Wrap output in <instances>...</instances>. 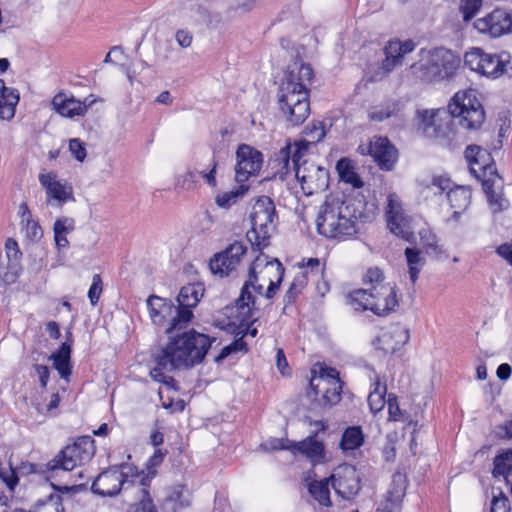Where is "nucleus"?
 Listing matches in <instances>:
<instances>
[{
    "label": "nucleus",
    "mask_w": 512,
    "mask_h": 512,
    "mask_svg": "<svg viewBox=\"0 0 512 512\" xmlns=\"http://www.w3.org/2000/svg\"><path fill=\"white\" fill-rule=\"evenodd\" d=\"M383 279H384V276H383L382 271L379 268L374 267V268H370L367 270L365 277H364V282L366 284H368V283L372 284V286L380 285V284H384Z\"/></svg>",
    "instance_id": "0e129e2a"
},
{
    "label": "nucleus",
    "mask_w": 512,
    "mask_h": 512,
    "mask_svg": "<svg viewBox=\"0 0 512 512\" xmlns=\"http://www.w3.org/2000/svg\"><path fill=\"white\" fill-rule=\"evenodd\" d=\"M313 70L308 64H294L289 68L278 91V102L287 122L293 126L302 124L310 114L308 85Z\"/></svg>",
    "instance_id": "7ed1b4c3"
},
{
    "label": "nucleus",
    "mask_w": 512,
    "mask_h": 512,
    "mask_svg": "<svg viewBox=\"0 0 512 512\" xmlns=\"http://www.w3.org/2000/svg\"><path fill=\"white\" fill-rule=\"evenodd\" d=\"M262 164L263 155L259 150L241 144L236 151L235 181L245 184L251 177L259 174Z\"/></svg>",
    "instance_id": "dca6fc26"
},
{
    "label": "nucleus",
    "mask_w": 512,
    "mask_h": 512,
    "mask_svg": "<svg viewBox=\"0 0 512 512\" xmlns=\"http://www.w3.org/2000/svg\"><path fill=\"white\" fill-rule=\"evenodd\" d=\"M358 151L370 155L382 170L389 171L397 160V150L386 137L374 136L368 144H361Z\"/></svg>",
    "instance_id": "6ab92c4d"
},
{
    "label": "nucleus",
    "mask_w": 512,
    "mask_h": 512,
    "mask_svg": "<svg viewBox=\"0 0 512 512\" xmlns=\"http://www.w3.org/2000/svg\"><path fill=\"white\" fill-rule=\"evenodd\" d=\"M54 490L60 492L61 494H76L80 491L86 489L87 483L86 482H77V480L71 482L70 485H54L52 484Z\"/></svg>",
    "instance_id": "5fc2aeb1"
},
{
    "label": "nucleus",
    "mask_w": 512,
    "mask_h": 512,
    "mask_svg": "<svg viewBox=\"0 0 512 512\" xmlns=\"http://www.w3.org/2000/svg\"><path fill=\"white\" fill-rule=\"evenodd\" d=\"M94 102L93 95L81 101L72 95L68 96L60 92L53 97L52 107L61 116L73 118L75 116H83Z\"/></svg>",
    "instance_id": "b1692460"
},
{
    "label": "nucleus",
    "mask_w": 512,
    "mask_h": 512,
    "mask_svg": "<svg viewBox=\"0 0 512 512\" xmlns=\"http://www.w3.org/2000/svg\"><path fill=\"white\" fill-rule=\"evenodd\" d=\"M475 28L492 37H499L505 33L512 32V15L503 10L496 9L474 23Z\"/></svg>",
    "instance_id": "412c9836"
},
{
    "label": "nucleus",
    "mask_w": 512,
    "mask_h": 512,
    "mask_svg": "<svg viewBox=\"0 0 512 512\" xmlns=\"http://www.w3.org/2000/svg\"><path fill=\"white\" fill-rule=\"evenodd\" d=\"M442 114H446V111L441 109L418 110L416 113L418 130L428 138L437 135L436 128L439 122H442Z\"/></svg>",
    "instance_id": "7c9ffc66"
},
{
    "label": "nucleus",
    "mask_w": 512,
    "mask_h": 512,
    "mask_svg": "<svg viewBox=\"0 0 512 512\" xmlns=\"http://www.w3.org/2000/svg\"><path fill=\"white\" fill-rule=\"evenodd\" d=\"M244 346H245V343L243 341H240V340L234 341L232 344L224 347L221 350L220 354L216 357L215 360L217 362H220L223 359H225L227 356H229L232 352L239 351V350L243 349Z\"/></svg>",
    "instance_id": "69168bd1"
},
{
    "label": "nucleus",
    "mask_w": 512,
    "mask_h": 512,
    "mask_svg": "<svg viewBox=\"0 0 512 512\" xmlns=\"http://www.w3.org/2000/svg\"><path fill=\"white\" fill-rule=\"evenodd\" d=\"M406 493V478L401 473H395L392 476V481L387 490V495L394 498L395 503L397 501H403Z\"/></svg>",
    "instance_id": "de8ad7c7"
},
{
    "label": "nucleus",
    "mask_w": 512,
    "mask_h": 512,
    "mask_svg": "<svg viewBox=\"0 0 512 512\" xmlns=\"http://www.w3.org/2000/svg\"><path fill=\"white\" fill-rule=\"evenodd\" d=\"M69 150L71 151L75 159H77L80 162H83L86 158V148L84 146V143L77 138L70 140Z\"/></svg>",
    "instance_id": "bf43d9fd"
},
{
    "label": "nucleus",
    "mask_w": 512,
    "mask_h": 512,
    "mask_svg": "<svg viewBox=\"0 0 512 512\" xmlns=\"http://www.w3.org/2000/svg\"><path fill=\"white\" fill-rule=\"evenodd\" d=\"M284 276V267L277 258L259 253L249 267L248 279L244 282L235 302L238 320L249 323L254 320L259 296L272 299L278 291Z\"/></svg>",
    "instance_id": "f03ea898"
},
{
    "label": "nucleus",
    "mask_w": 512,
    "mask_h": 512,
    "mask_svg": "<svg viewBox=\"0 0 512 512\" xmlns=\"http://www.w3.org/2000/svg\"><path fill=\"white\" fill-rule=\"evenodd\" d=\"M71 346L72 341L67 340L61 344L56 352L48 356V359L53 362V367L57 370L59 376L66 381H69V377L72 374Z\"/></svg>",
    "instance_id": "c756f323"
},
{
    "label": "nucleus",
    "mask_w": 512,
    "mask_h": 512,
    "mask_svg": "<svg viewBox=\"0 0 512 512\" xmlns=\"http://www.w3.org/2000/svg\"><path fill=\"white\" fill-rule=\"evenodd\" d=\"M132 491L140 496V500L138 503L132 505L128 512H157L150 494L146 489L145 479H142L140 483L133 484Z\"/></svg>",
    "instance_id": "e433bc0d"
},
{
    "label": "nucleus",
    "mask_w": 512,
    "mask_h": 512,
    "mask_svg": "<svg viewBox=\"0 0 512 512\" xmlns=\"http://www.w3.org/2000/svg\"><path fill=\"white\" fill-rule=\"evenodd\" d=\"M329 479L314 481L308 485V491L311 496L322 506H331L330 491L328 487Z\"/></svg>",
    "instance_id": "79ce46f5"
},
{
    "label": "nucleus",
    "mask_w": 512,
    "mask_h": 512,
    "mask_svg": "<svg viewBox=\"0 0 512 512\" xmlns=\"http://www.w3.org/2000/svg\"><path fill=\"white\" fill-rule=\"evenodd\" d=\"M401 505L402 501L395 503L394 498L386 494L384 500L380 502L377 512H399Z\"/></svg>",
    "instance_id": "13d9d810"
},
{
    "label": "nucleus",
    "mask_w": 512,
    "mask_h": 512,
    "mask_svg": "<svg viewBox=\"0 0 512 512\" xmlns=\"http://www.w3.org/2000/svg\"><path fill=\"white\" fill-rule=\"evenodd\" d=\"M211 344L212 340L209 336L194 329L169 337L165 346L157 349L153 354L156 366L151 369L150 376L155 381L172 386L174 379L165 372L187 369L200 364Z\"/></svg>",
    "instance_id": "f257e3e1"
},
{
    "label": "nucleus",
    "mask_w": 512,
    "mask_h": 512,
    "mask_svg": "<svg viewBox=\"0 0 512 512\" xmlns=\"http://www.w3.org/2000/svg\"><path fill=\"white\" fill-rule=\"evenodd\" d=\"M33 368H34L35 374L38 376L41 387L46 388L48 381H49V377H50L49 367L46 365L35 364L33 366Z\"/></svg>",
    "instance_id": "338daca9"
},
{
    "label": "nucleus",
    "mask_w": 512,
    "mask_h": 512,
    "mask_svg": "<svg viewBox=\"0 0 512 512\" xmlns=\"http://www.w3.org/2000/svg\"><path fill=\"white\" fill-rule=\"evenodd\" d=\"M22 253L18 243L12 239H7L5 243V257L0 255V279L5 284L14 283L21 271Z\"/></svg>",
    "instance_id": "4be33fe9"
},
{
    "label": "nucleus",
    "mask_w": 512,
    "mask_h": 512,
    "mask_svg": "<svg viewBox=\"0 0 512 512\" xmlns=\"http://www.w3.org/2000/svg\"><path fill=\"white\" fill-rule=\"evenodd\" d=\"M95 453L94 440L90 436L79 437L67 445L46 464L45 473L49 479L68 472L89 462Z\"/></svg>",
    "instance_id": "1a4fd4ad"
},
{
    "label": "nucleus",
    "mask_w": 512,
    "mask_h": 512,
    "mask_svg": "<svg viewBox=\"0 0 512 512\" xmlns=\"http://www.w3.org/2000/svg\"><path fill=\"white\" fill-rule=\"evenodd\" d=\"M173 512H180L191 504V493L183 485L174 486L166 498Z\"/></svg>",
    "instance_id": "c9c22d12"
},
{
    "label": "nucleus",
    "mask_w": 512,
    "mask_h": 512,
    "mask_svg": "<svg viewBox=\"0 0 512 512\" xmlns=\"http://www.w3.org/2000/svg\"><path fill=\"white\" fill-rule=\"evenodd\" d=\"M464 64L480 75L498 78L506 72L510 64V55L507 52L487 53L481 48L474 47L465 53Z\"/></svg>",
    "instance_id": "f8f14e48"
},
{
    "label": "nucleus",
    "mask_w": 512,
    "mask_h": 512,
    "mask_svg": "<svg viewBox=\"0 0 512 512\" xmlns=\"http://www.w3.org/2000/svg\"><path fill=\"white\" fill-rule=\"evenodd\" d=\"M415 49V44L411 40L401 42L399 40L389 41L384 48L385 59L382 68L386 72L392 71L396 66L402 64L404 56Z\"/></svg>",
    "instance_id": "a878e982"
},
{
    "label": "nucleus",
    "mask_w": 512,
    "mask_h": 512,
    "mask_svg": "<svg viewBox=\"0 0 512 512\" xmlns=\"http://www.w3.org/2000/svg\"><path fill=\"white\" fill-rule=\"evenodd\" d=\"M248 190V185L240 184L239 187L237 188L217 195L215 198V202L219 207L228 209L232 205L236 204L239 201V199H241L246 194Z\"/></svg>",
    "instance_id": "a19ab883"
},
{
    "label": "nucleus",
    "mask_w": 512,
    "mask_h": 512,
    "mask_svg": "<svg viewBox=\"0 0 512 512\" xmlns=\"http://www.w3.org/2000/svg\"><path fill=\"white\" fill-rule=\"evenodd\" d=\"M292 452H299L305 456L312 465L322 463L325 457L324 445L321 441L315 439V435H309L300 442H291Z\"/></svg>",
    "instance_id": "cd10ccee"
},
{
    "label": "nucleus",
    "mask_w": 512,
    "mask_h": 512,
    "mask_svg": "<svg viewBox=\"0 0 512 512\" xmlns=\"http://www.w3.org/2000/svg\"><path fill=\"white\" fill-rule=\"evenodd\" d=\"M126 483L135 484L133 481H126L124 474L116 468L109 469L98 475L93 481L91 490L101 496H115Z\"/></svg>",
    "instance_id": "5701e85b"
},
{
    "label": "nucleus",
    "mask_w": 512,
    "mask_h": 512,
    "mask_svg": "<svg viewBox=\"0 0 512 512\" xmlns=\"http://www.w3.org/2000/svg\"><path fill=\"white\" fill-rule=\"evenodd\" d=\"M295 144H287L276 152L270 160L271 168L274 170V177L284 180L289 173L291 166L293 167V154Z\"/></svg>",
    "instance_id": "2f4dec72"
},
{
    "label": "nucleus",
    "mask_w": 512,
    "mask_h": 512,
    "mask_svg": "<svg viewBox=\"0 0 512 512\" xmlns=\"http://www.w3.org/2000/svg\"><path fill=\"white\" fill-rule=\"evenodd\" d=\"M389 420L400 421L402 420V411L399 407L397 398L390 394L387 400Z\"/></svg>",
    "instance_id": "4d7b16f0"
},
{
    "label": "nucleus",
    "mask_w": 512,
    "mask_h": 512,
    "mask_svg": "<svg viewBox=\"0 0 512 512\" xmlns=\"http://www.w3.org/2000/svg\"><path fill=\"white\" fill-rule=\"evenodd\" d=\"M342 382L335 368H323L318 376L310 380L309 396L323 407H331L341 400Z\"/></svg>",
    "instance_id": "ddd939ff"
},
{
    "label": "nucleus",
    "mask_w": 512,
    "mask_h": 512,
    "mask_svg": "<svg viewBox=\"0 0 512 512\" xmlns=\"http://www.w3.org/2000/svg\"><path fill=\"white\" fill-rule=\"evenodd\" d=\"M19 102V93L16 89L7 87L0 79V119L10 120L15 115V107Z\"/></svg>",
    "instance_id": "473e14b6"
},
{
    "label": "nucleus",
    "mask_w": 512,
    "mask_h": 512,
    "mask_svg": "<svg viewBox=\"0 0 512 512\" xmlns=\"http://www.w3.org/2000/svg\"><path fill=\"white\" fill-rule=\"evenodd\" d=\"M25 226L26 236L30 239H40L42 237V229L37 221L33 218L27 220L23 224Z\"/></svg>",
    "instance_id": "052dcab7"
},
{
    "label": "nucleus",
    "mask_w": 512,
    "mask_h": 512,
    "mask_svg": "<svg viewBox=\"0 0 512 512\" xmlns=\"http://www.w3.org/2000/svg\"><path fill=\"white\" fill-rule=\"evenodd\" d=\"M461 63L460 57L451 50L439 47L421 49L419 59L412 64L413 75L425 83H438L452 78Z\"/></svg>",
    "instance_id": "423d86ee"
},
{
    "label": "nucleus",
    "mask_w": 512,
    "mask_h": 512,
    "mask_svg": "<svg viewBox=\"0 0 512 512\" xmlns=\"http://www.w3.org/2000/svg\"><path fill=\"white\" fill-rule=\"evenodd\" d=\"M276 211L273 201L267 196L259 197L250 214L251 229L247 239L252 247L261 250L268 246L271 233L275 229Z\"/></svg>",
    "instance_id": "9d476101"
},
{
    "label": "nucleus",
    "mask_w": 512,
    "mask_h": 512,
    "mask_svg": "<svg viewBox=\"0 0 512 512\" xmlns=\"http://www.w3.org/2000/svg\"><path fill=\"white\" fill-rule=\"evenodd\" d=\"M386 219L387 226L393 234L405 240H409L413 235L410 219L405 215L401 201L395 193L387 196Z\"/></svg>",
    "instance_id": "aec40b11"
},
{
    "label": "nucleus",
    "mask_w": 512,
    "mask_h": 512,
    "mask_svg": "<svg viewBox=\"0 0 512 512\" xmlns=\"http://www.w3.org/2000/svg\"><path fill=\"white\" fill-rule=\"evenodd\" d=\"M490 512H510L508 498L502 493L499 497L494 496L491 502Z\"/></svg>",
    "instance_id": "e2e57ef3"
},
{
    "label": "nucleus",
    "mask_w": 512,
    "mask_h": 512,
    "mask_svg": "<svg viewBox=\"0 0 512 512\" xmlns=\"http://www.w3.org/2000/svg\"><path fill=\"white\" fill-rule=\"evenodd\" d=\"M95 453L94 440L90 436L79 437L67 445L46 464L45 473L49 479L68 472L89 462Z\"/></svg>",
    "instance_id": "6e6552de"
},
{
    "label": "nucleus",
    "mask_w": 512,
    "mask_h": 512,
    "mask_svg": "<svg viewBox=\"0 0 512 512\" xmlns=\"http://www.w3.org/2000/svg\"><path fill=\"white\" fill-rule=\"evenodd\" d=\"M103 290L102 278L99 274H95L92 278V284L88 291V298L91 305L95 306L101 296Z\"/></svg>",
    "instance_id": "8fccbe9b"
},
{
    "label": "nucleus",
    "mask_w": 512,
    "mask_h": 512,
    "mask_svg": "<svg viewBox=\"0 0 512 512\" xmlns=\"http://www.w3.org/2000/svg\"><path fill=\"white\" fill-rule=\"evenodd\" d=\"M335 492L344 500L353 499L360 491V478L350 464L339 465L329 478Z\"/></svg>",
    "instance_id": "a211bd4d"
},
{
    "label": "nucleus",
    "mask_w": 512,
    "mask_h": 512,
    "mask_svg": "<svg viewBox=\"0 0 512 512\" xmlns=\"http://www.w3.org/2000/svg\"><path fill=\"white\" fill-rule=\"evenodd\" d=\"M197 182V174L192 171H187L177 177L176 188L181 190H191L195 187Z\"/></svg>",
    "instance_id": "3c124183"
},
{
    "label": "nucleus",
    "mask_w": 512,
    "mask_h": 512,
    "mask_svg": "<svg viewBox=\"0 0 512 512\" xmlns=\"http://www.w3.org/2000/svg\"><path fill=\"white\" fill-rule=\"evenodd\" d=\"M357 220L356 209L350 200L328 195L319 206L316 228L326 238L346 239L357 233Z\"/></svg>",
    "instance_id": "39448f33"
},
{
    "label": "nucleus",
    "mask_w": 512,
    "mask_h": 512,
    "mask_svg": "<svg viewBox=\"0 0 512 512\" xmlns=\"http://www.w3.org/2000/svg\"><path fill=\"white\" fill-rule=\"evenodd\" d=\"M364 441V436L360 427L347 428L341 439L340 446L343 450H354L359 448Z\"/></svg>",
    "instance_id": "a18cd8bd"
},
{
    "label": "nucleus",
    "mask_w": 512,
    "mask_h": 512,
    "mask_svg": "<svg viewBox=\"0 0 512 512\" xmlns=\"http://www.w3.org/2000/svg\"><path fill=\"white\" fill-rule=\"evenodd\" d=\"M0 479L11 491L14 490L19 481L16 471L11 466L0 469Z\"/></svg>",
    "instance_id": "603ef678"
},
{
    "label": "nucleus",
    "mask_w": 512,
    "mask_h": 512,
    "mask_svg": "<svg viewBox=\"0 0 512 512\" xmlns=\"http://www.w3.org/2000/svg\"><path fill=\"white\" fill-rule=\"evenodd\" d=\"M347 303L355 311L370 310L378 316H386L399 306L396 286L390 283L354 290L347 296Z\"/></svg>",
    "instance_id": "0eeeda50"
},
{
    "label": "nucleus",
    "mask_w": 512,
    "mask_h": 512,
    "mask_svg": "<svg viewBox=\"0 0 512 512\" xmlns=\"http://www.w3.org/2000/svg\"><path fill=\"white\" fill-rule=\"evenodd\" d=\"M175 38H176L177 43L182 48L190 47L192 44V40H193V36H192L191 32H189L188 30H184V29L178 30L176 32Z\"/></svg>",
    "instance_id": "774afa93"
},
{
    "label": "nucleus",
    "mask_w": 512,
    "mask_h": 512,
    "mask_svg": "<svg viewBox=\"0 0 512 512\" xmlns=\"http://www.w3.org/2000/svg\"><path fill=\"white\" fill-rule=\"evenodd\" d=\"M302 156L297 150L293 154V170L304 194L312 195L326 190L329 186L328 170L307 160L300 163Z\"/></svg>",
    "instance_id": "4468645a"
},
{
    "label": "nucleus",
    "mask_w": 512,
    "mask_h": 512,
    "mask_svg": "<svg viewBox=\"0 0 512 512\" xmlns=\"http://www.w3.org/2000/svg\"><path fill=\"white\" fill-rule=\"evenodd\" d=\"M482 6V0H461L460 10L464 21L471 20Z\"/></svg>",
    "instance_id": "09e8293b"
},
{
    "label": "nucleus",
    "mask_w": 512,
    "mask_h": 512,
    "mask_svg": "<svg viewBox=\"0 0 512 512\" xmlns=\"http://www.w3.org/2000/svg\"><path fill=\"white\" fill-rule=\"evenodd\" d=\"M292 441L279 439V438H273L268 440L267 442L261 444V448L265 451L270 450H281V449H287L292 451Z\"/></svg>",
    "instance_id": "864d4df0"
},
{
    "label": "nucleus",
    "mask_w": 512,
    "mask_h": 512,
    "mask_svg": "<svg viewBox=\"0 0 512 512\" xmlns=\"http://www.w3.org/2000/svg\"><path fill=\"white\" fill-rule=\"evenodd\" d=\"M442 115V122L436 128L437 135L432 139L444 146H451L456 139L455 120L464 129L473 130L478 129L485 119L482 104L473 90L457 92L448 104V112Z\"/></svg>",
    "instance_id": "20e7f679"
},
{
    "label": "nucleus",
    "mask_w": 512,
    "mask_h": 512,
    "mask_svg": "<svg viewBox=\"0 0 512 512\" xmlns=\"http://www.w3.org/2000/svg\"><path fill=\"white\" fill-rule=\"evenodd\" d=\"M485 151L477 145H470L465 150V158L470 165L479 164L480 157L484 156Z\"/></svg>",
    "instance_id": "680f3d73"
},
{
    "label": "nucleus",
    "mask_w": 512,
    "mask_h": 512,
    "mask_svg": "<svg viewBox=\"0 0 512 512\" xmlns=\"http://www.w3.org/2000/svg\"><path fill=\"white\" fill-rule=\"evenodd\" d=\"M151 322L164 328L166 334L185 329L189 324V313L178 311L171 299L150 295L146 300Z\"/></svg>",
    "instance_id": "9b49d317"
},
{
    "label": "nucleus",
    "mask_w": 512,
    "mask_h": 512,
    "mask_svg": "<svg viewBox=\"0 0 512 512\" xmlns=\"http://www.w3.org/2000/svg\"><path fill=\"white\" fill-rule=\"evenodd\" d=\"M303 135L304 138L295 143L294 147V153L297 150L299 155H303V152L307 151L311 145L320 142L325 137L326 131L322 122H313L305 127Z\"/></svg>",
    "instance_id": "72a5a7b5"
},
{
    "label": "nucleus",
    "mask_w": 512,
    "mask_h": 512,
    "mask_svg": "<svg viewBox=\"0 0 512 512\" xmlns=\"http://www.w3.org/2000/svg\"><path fill=\"white\" fill-rule=\"evenodd\" d=\"M203 288L198 284H189L183 286L178 294L177 302L178 311H186L189 313V323L193 319L192 309L197 306L203 296Z\"/></svg>",
    "instance_id": "c85d7f7f"
},
{
    "label": "nucleus",
    "mask_w": 512,
    "mask_h": 512,
    "mask_svg": "<svg viewBox=\"0 0 512 512\" xmlns=\"http://www.w3.org/2000/svg\"><path fill=\"white\" fill-rule=\"evenodd\" d=\"M39 182L45 188L48 200H54L61 207L69 200H74L72 187L57 179L54 172L41 173Z\"/></svg>",
    "instance_id": "393cba45"
},
{
    "label": "nucleus",
    "mask_w": 512,
    "mask_h": 512,
    "mask_svg": "<svg viewBox=\"0 0 512 512\" xmlns=\"http://www.w3.org/2000/svg\"><path fill=\"white\" fill-rule=\"evenodd\" d=\"M409 330L400 324L391 325L379 337L380 349L385 353H394L409 341Z\"/></svg>",
    "instance_id": "bb28decb"
},
{
    "label": "nucleus",
    "mask_w": 512,
    "mask_h": 512,
    "mask_svg": "<svg viewBox=\"0 0 512 512\" xmlns=\"http://www.w3.org/2000/svg\"><path fill=\"white\" fill-rule=\"evenodd\" d=\"M247 252V247L241 241H234L225 250L214 255L210 260V269L220 277L228 276L236 270Z\"/></svg>",
    "instance_id": "f3484780"
},
{
    "label": "nucleus",
    "mask_w": 512,
    "mask_h": 512,
    "mask_svg": "<svg viewBox=\"0 0 512 512\" xmlns=\"http://www.w3.org/2000/svg\"><path fill=\"white\" fill-rule=\"evenodd\" d=\"M421 242L424 247L431 248L436 253L441 252L440 247L437 244V239L435 234H433L431 231L423 229L419 232Z\"/></svg>",
    "instance_id": "6e6d98bb"
},
{
    "label": "nucleus",
    "mask_w": 512,
    "mask_h": 512,
    "mask_svg": "<svg viewBox=\"0 0 512 512\" xmlns=\"http://www.w3.org/2000/svg\"><path fill=\"white\" fill-rule=\"evenodd\" d=\"M373 390L369 393L368 396V404L370 410L373 413H377L381 411L386 403L385 395L387 392V388L385 384H381L379 379H377L373 384Z\"/></svg>",
    "instance_id": "37998d69"
},
{
    "label": "nucleus",
    "mask_w": 512,
    "mask_h": 512,
    "mask_svg": "<svg viewBox=\"0 0 512 512\" xmlns=\"http://www.w3.org/2000/svg\"><path fill=\"white\" fill-rule=\"evenodd\" d=\"M307 271L298 273L284 296L285 304H291L308 283Z\"/></svg>",
    "instance_id": "49530a36"
},
{
    "label": "nucleus",
    "mask_w": 512,
    "mask_h": 512,
    "mask_svg": "<svg viewBox=\"0 0 512 512\" xmlns=\"http://www.w3.org/2000/svg\"><path fill=\"white\" fill-rule=\"evenodd\" d=\"M399 110L398 102L388 101L371 107L368 112V116L371 121L382 122L386 119L397 116Z\"/></svg>",
    "instance_id": "ea45409f"
},
{
    "label": "nucleus",
    "mask_w": 512,
    "mask_h": 512,
    "mask_svg": "<svg viewBox=\"0 0 512 512\" xmlns=\"http://www.w3.org/2000/svg\"><path fill=\"white\" fill-rule=\"evenodd\" d=\"M75 220L70 217L56 219L53 226L54 240L58 250L66 249L69 246L67 235L74 231Z\"/></svg>",
    "instance_id": "f704fd0d"
},
{
    "label": "nucleus",
    "mask_w": 512,
    "mask_h": 512,
    "mask_svg": "<svg viewBox=\"0 0 512 512\" xmlns=\"http://www.w3.org/2000/svg\"><path fill=\"white\" fill-rule=\"evenodd\" d=\"M336 170L341 181L352 185L354 188H361L363 186V182L355 171L352 161L348 158H341L336 164Z\"/></svg>",
    "instance_id": "4c0bfd02"
},
{
    "label": "nucleus",
    "mask_w": 512,
    "mask_h": 512,
    "mask_svg": "<svg viewBox=\"0 0 512 512\" xmlns=\"http://www.w3.org/2000/svg\"><path fill=\"white\" fill-rule=\"evenodd\" d=\"M427 188L435 195L447 193V199L453 209V217L457 219L464 212L471 201V192L467 187H452L451 180L443 175L433 176Z\"/></svg>",
    "instance_id": "2eb2a0df"
},
{
    "label": "nucleus",
    "mask_w": 512,
    "mask_h": 512,
    "mask_svg": "<svg viewBox=\"0 0 512 512\" xmlns=\"http://www.w3.org/2000/svg\"><path fill=\"white\" fill-rule=\"evenodd\" d=\"M492 475L494 478H503L507 481L512 473V449L500 453L494 458Z\"/></svg>",
    "instance_id": "58836bf2"
},
{
    "label": "nucleus",
    "mask_w": 512,
    "mask_h": 512,
    "mask_svg": "<svg viewBox=\"0 0 512 512\" xmlns=\"http://www.w3.org/2000/svg\"><path fill=\"white\" fill-rule=\"evenodd\" d=\"M405 256L409 267V276L413 283L418 279V274L425 264V258L421 256V252L414 248H406Z\"/></svg>",
    "instance_id": "c03bdc74"
}]
</instances>
